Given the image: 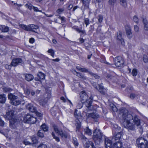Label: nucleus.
Masks as SVG:
<instances>
[{"mask_svg": "<svg viewBox=\"0 0 148 148\" xmlns=\"http://www.w3.org/2000/svg\"><path fill=\"white\" fill-rule=\"evenodd\" d=\"M52 135L54 139H55L56 141L57 142H59L60 141V139L58 137L55 136L53 132L52 133Z\"/></svg>", "mask_w": 148, "mask_h": 148, "instance_id": "37998d69", "label": "nucleus"}, {"mask_svg": "<svg viewBox=\"0 0 148 148\" xmlns=\"http://www.w3.org/2000/svg\"><path fill=\"white\" fill-rule=\"evenodd\" d=\"M37 148H47V146L44 144H40Z\"/></svg>", "mask_w": 148, "mask_h": 148, "instance_id": "49530a36", "label": "nucleus"}, {"mask_svg": "<svg viewBox=\"0 0 148 148\" xmlns=\"http://www.w3.org/2000/svg\"><path fill=\"white\" fill-rule=\"evenodd\" d=\"M122 144L121 142L119 141L116 142L114 143L112 147L113 148H121Z\"/></svg>", "mask_w": 148, "mask_h": 148, "instance_id": "aec40b11", "label": "nucleus"}, {"mask_svg": "<svg viewBox=\"0 0 148 148\" xmlns=\"http://www.w3.org/2000/svg\"><path fill=\"white\" fill-rule=\"evenodd\" d=\"M34 113H36V115H37V116L40 117V116H42V114L41 113L37 112L36 110V112H34Z\"/></svg>", "mask_w": 148, "mask_h": 148, "instance_id": "69168bd1", "label": "nucleus"}, {"mask_svg": "<svg viewBox=\"0 0 148 148\" xmlns=\"http://www.w3.org/2000/svg\"><path fill=\"white\" fill-rule=\"evenodd\" d=\"M26 108L30 111L34 112H36V109L32 104L29 103L26 106Z\"/></svg>", "mask_w": 148, "mask_h": 148, "instance_id": "2eb2a0df", "label": "nucleus"}, {"mask_svg": "<svg viewBox=\"0 0 148 148\" xmlns=\"http://www.w3.org/2000/svg\"><path fill=\"white\" fill-rule=\"evenodd\" d=\"M83 114H85L86 117L87 118H92L95 121H96L97 119L99 117V115L95 113H86L85 112H83Z\"/></svg>", "mask_w": 148, "mask_h": 148, "instance_id": "9b49d317", "label": "nucleus"}, {"mask_svg": "<svg viewBox=\"0 0 148 148\" xmlns=\"http://www.w3.org/2000/svg\"><path fill=\"white\" fill-rule=\"evenodd\" d=\"M11 65L6 64L5 65V68L7 69L10 70L11 69Z\"/></svg>", "mask_w": 148, "mask_h": 148, "instance_id": "680f3d73", "label": "nucleus"}, {"mask_svg": "<svg viewBox=\"0 0 148 148\" xmlns=\"http://www.w3.org/2000/svg\"><path fill=\"white\" fill-rule=\"evenodd\" d=\"M116 0H109L108 2V4L110 6H113L116 3Z\"/></svg>", "mask_w": 148, "mask_h": 148, "instance_id": "f704fd0d", "label": "nucleus"}, {"mask_svg": "<svg viewBox=\"0 0 148 148\" xmlns=\"http://www.w3.org/2000/svg\"><path fill=\"white\" fill-rule=\"evenodd\" d=\"M8 98L10 100V102L11 103L16 99L18 97L13 94L10 93H9L8 95Z\"/></svg>", "mask_w": 148, "mask_h": 148, "instance_id": "a211bd4d", "label": "nucleus"}, {"mask_svg": "<svg viewBox=\"0 0 148 148\" xmlns=\"http://www.w3.org/2000/svg\"><path fill=\"white\" fill-rule=\"evenodd\" d=\"M134 28L135 31L136 32H138L139 30L138 27L137 25H135L134 26Z\"/></svg>", "mask_w": 148, "mask_h": 148, "instance_id": "052dcab7", "label": "nucleus"}, {"mask_svg": "<svg viewBox=\"0 0 148 148\" xmlns=\"http://www.w3.org/2000/svg\"><path fill=\"white\" fill-rule=\"evenodd\" d=\"M64 9L63 8H59L56 10V12L59 14H61L63 11Z\"/></svg>", "mask_w": 148, "mask_h": 148, "instance_id": "8fccbe9b", "label": "nucleus"}, {"mask_svg": "<svg viewBox=\"0 0 148 148\" xmlns=\"http://www.w3.org/2000/svg\"><path fill=\"white\" fill-rule=\"evenodd\" d=\"M81 72H89L88 71V70L85 68H82L81 69Z\"/></svg>", "mask_w": 148, "mask_h": 148, "instance_id": "bf43d9fd", "label": "nucleus"}, {"mask_svg": "<svg viewBox=\"0 0 148 148\" xmlns=\"http://www.w3.org/2000/svg\"><path fill=\"white\" fill-rule=\"evenodd\" d=\"M30 25H29L28 26H27L25 27V30L26 31H31V27L30 26Z\"/></svg>", "mask_w": 148, "mask_h": 148, "instance_id": "6e6d98bb", "label": "nucleus"}, {"mask_svg": "<svg viewBox=\"0 0 148 148\" xmlns=\"http://www.w3.org/2000/svg\"><path fill=\"white\" fill-rule=\"evenodd\" d=\"M41 128L42 131L44 132L47 131L48 130V127L45 124H43L41 127Z\"/></svg>", "mask_w": 148, "mask_h": 148, "instance_id": "7c9ffc66", "label": "nucleus"}, {"mask_svg": "<svg viewBox=\"0 0 148 148\" xmlns=\"http://www.w3.org/2000/svg\"><path fill=\"white\" fill-rule=\"evenodd\" d=\"M137 73V70L135 69H134L132 71V75L134 76H135L136 75Z\"/></svg>", "mask_w": 148, "mask_h": 148, "instance_id": "de8ad7c7", "label": "nucleus"}, {"mask_svg": "<svg viewBox=\"0 0 148 148\" xmlns=\"http://www.w3.org/2000/svg\"><path fill=\"white\" fill-rule=\"evenodd\" d=\"M143 60L144 62L145 63L148 62V59L147 58V57L146 56H144L143 57Z\"/></svg>", "mask_w": 148, "mask_h": 148, "instance_id": "4d7b16f0", "label": "nucleus"}, {"mask_svg": "<svg viewBox=\"0 0 148 148\" xmlns=\"http://www.w3.org/2000/svg\"><path fill=\"white\" fill-rule=\"evenodd\" d=\"M122 34V32L119 31L118 33L117 36V39H118L119 40H121V41H122V38H121ZM123 40L122 39V40Z\"/></svg>", "mask_w": 148, "mask_h": 148, "instance_id": "e433bc0d", "label": "nucleus"}, {"mask_svg": "<svg viewBox=\"0 0 148 148\" xmlns=\"http://www.w3.org/2000/svg\"><path fill=\"white\" fill-rule=\"evenodd\" d=\"M23 121L25 123L33 124L35 123L36 119L31 115L27 114L24 117Z\"/></svg>", "mask_w": 148, "mask_h": 148, "instance_id": "0eeeda50", "label": "nucleus"}, {"mask_svg": "<svg viewBox=\"0 0 148 148\" xmlns=\"http://www.w3.org/2000/svg\"><path fill=\"white\" fill-rule=\"evenodd\" d=\"M84 22L86 27L88 25L90 24L89 19L87 18H85L84 19Z\"/></svg>", "mask_w": 148, "mask_h": 148, "instance_id": "c03bdc74", "label": "nucleus"}, {"mask_svg": "<svg viewBox=\"0 0 148 148\" xmlns=\"http://www.w3.org/2000/svg\"><path fill=\"white\" fill-rule=\"evenodd\" d=\"M30 26L31 27V31L33 32H35L34 29H36L38 27V26L33 24L30 25Z\"/></svg>", "mask_w": 148, "mask_h": 148, "instance_id": "c756f323", "label": "nucleus"}, {"mask_svg": "<svg viewBox=\"0 0 148 148\" xmlns=\"http://www.w3.org/2000/svg\"><path fill=\"white\" fill-rule=\"evenodd\" d=\"M0 30H1L2 32H6L9 30V27L5 25H1L0 26Z\"/></svg>", "mask_w": 148, "mask_h": 148, "instance_id": "4be33fe9", "label": "nucleus"}, {"mask_svg": "<svg viewBox=\"0 0 148 148\" xmlns=\"http://www.w3.org/2000/svg\"><path fill=\"white\" fill-rule=\"evenodd\" d=\"M80 101L82 103H84L86 107L89 109L91 110V107H92V103L93 101V97H90L89 99L85 92L83 91L80 93Z\"/></svg>", "mask_w": 148, "mask_h": 148, "instance_id": "f03ea898", "label": "nucleus"}, {"mask_svg": "<svg viewBox=\"0 0 148 148\" xmlns=\"http://www.w3.org/2000/svg\"><path fill=\"white\" fill-rule=\"evenodd\" d=\"M119 113L121 117L125 127L128 130L135 131L136 128L140 125V120L138 116H133L129 113L125 108L120 109Z\"/></svg>", "mask_w": 148, "mask_h": 148, "instance_id": "f257e3e1", "label": "nucleus"}, {"mask_svg": "<svg viewBox=\"0 0 148 148\" xmlns=\"http://www.w3.org/2000/svg\"><path fill=\"white\" fill-rule=\"evenodd\" d=\"M112 142L108 138H105V146L106 148H113L112 146Z\"/></svg>", "mask_w": 148, "mask_h": 148, "instance_id": "f8f14e48", "label": "nucleus"}, {"mask_svg": "<svg viewBox=\"0 0 148 148\" xmlns=\"http://www.w3.org/2000/svg\"><path fill=\"white\" fill-rule=\"evenodd\" d=\"M19 26L20 27L25 30L26 25L23 24H20L19 25Z\"/></svg>", "mask_w": 148, "mask_h": 148, "instance_id": "e2e57ef3", "label": "nucleus"}, {"mask_svg": "<svg viewBox=\"0 0 148 148\" xmlns=\"http://www.w3.org/2000/svg\"><path fill=\"white\" fill-rule=\"evenodd\" d=\"M30 91L28 88H25L24 89V92L27 95H29L30 93Z\"/></svg>", "mask_w": 148, "mask_h": 148, "instance_id": "5fc2aeb1", "label": "nucleus"}, {"mask_svg": "<svg viewBox=\"0 0 148 148\" xmlns=\"http://www.w3.org/2000/svg\"><path fill=\"white\" fill-rule=\"evenodd\" d=\"M73 142L74 144L76 146H78L79 143L77 142V140L76 138L75 137L73 138Z\"/></svg>", "mask_w": 148, "mask_h": 148, "instance_id": "a19ab883", "label": "nucleus"}, {"mask_svg": "<svg viewBox=\"0 0 148 148\" xmlns=\"http://www.w3.org/2000/svg\"><path fill=\"white\" fill-rule=\"evenodd\" d=\"M82 120L79 119H76L75 125L76 126L77 131L79 129L81 126V121Z\"/></svg>", "mask_w": 148, "mask_h": 148, "instance_id": "393cba45", "label": "nucleus"}, {"mask_svg": "<svg viewBox=\"0 0 148 148\" xmlns=\"http://www.w3.org/2000/svg\"><path fill=\"white\" fill-rule=\"evenodd\" d=\"M89 73L92 77H94L96 79L99 78L100 77L97 75L91 72H89Z\"/></svg>", "mask_w": 148, "mask_h": 148, "instance_id": "58836bf2", "label": "nucleus"}, {"mask_svg": "<svg viewBox=\"0 0 148 148\" xmlns=\"http://www.w3.org/2000/svg\"><path fill=\"white\" fill-rule=\"evenodd\" d=\"M121 127L116 125H114L113 126L112 131L114 136V139L115 140L120 139L122 135V132L120 131Z\"/></svg>", "mask_w": 148, "mask_h": 148, "instance_id": "39448f33", "label": "nucleus"}, {"mask_svg": "<svg viewBox=\"0 0 148 148\" xmlns=\"http://www.w3.org/2000/svg\"><path fill=\"white\" fill-rule=\"evenodd\" d=\"M102 84L103 83H101L99 85V91L102 94L105 95L107 92V90L102 86Z\"/></svg>", "mask_w": 148, "mask_h": 148, "instance_id": "4468645a", "label": "nucleus"}, {"mask_svg": "<svg viewBox=\"0 0 148 148\" xmlns=\"http://www.w3.org/2000/svg\"><path fill=\"white\" fill-rule=\"evenodd\" d=\"M47 99H45V100H41L40 101V105L42 106H44L47 102Z\"/></svg>", "mask_w": 148, "mask_h": 148, "instance_id": "79ce46f5", "label": "nucleus"}, {"mask_svg": "<svg viewBox=\"0 0 148 148\" xmlns=\"http://www.w3.org/2000/svg\"><path fill=\"white\" fill-rule=\"evenodd\" d=\"M84 146L85 148H95L93 143L91 141L86 142Z\"/></svg>", "mask_w": 148, "mask_h": 148, "instance_id": "ddd939ff", "label": "nucleus"}, {"mask_svg": "<svg viewBox=\"0 0 148 148\" xmlns=\"http://www.w3.org/2000/svg\"><path fill=\"white\" fill-rule=\"evenodd\" d=\"M114 62L115 65L118 67L123 66L124 63L123 58L120 56H118L114 58Z\"/></svg>", "mask_w": 148, "mask_h": 148, "instance_id": "6e6552de", "label": "nucleus"}, {"mask_svg": "<svg viewBox=\"0 0 148 148\" xmlns=\"http://www.w3.org/2000/svg\"><path fill=\"white\" fill-rule=\"evenodd\" d=\"M81 140L82 141L84 144H84L86 142L89 141L88 139L83 135H82L81 136Z\"/></svg>", "mask_w": 148, "mask_h": 148, "instance_id": "72a5a7b5", "label": "nucleus"}, {"mask_svg": "<svg viewBox=\"0 0 148 148\" xmlns=\"http://www.w3.org/2000/svg\"><path fill=\"white\" fill-rule=\"evenodd\" d=\"M138 96V94L137 93H132L130 94V98L132 99H133Z\"/></svg>", "mask_w": 148, "mask_h": 148, "instance_id": "ea45409f", "label": "nucleus"}, {"mask_svg": "<svg viewBox=\"0 0 148 148\" xmlns=\"http://www.w3.org/2000/svg\"><path fill=\"white\" fill-rule=\"evenodd\" d=\"M25 79L28 81L32 80L34 78L33 75L31 74H27L25 75Z\"/></svg>", "mask_w": 148, "mask_h": 148, "instance_id": "6ab92c4d", "label": "nucleus"}, {"mask_svg": "<svg viewBox=\"0 0 148 148\" xmlns=\"http://www.w3.org/2000/svg\"><path fill=\"white\" fill-rule=\"evenodd\" d=\"M84 131L86 134L89 136H90L92 134V131L88 127H86L84 129Z\"/></svg>", "mask_w": 148, "mask_h": 148, "instance_id": "bb28decb", "label": "nucleus"}, {"mask_svg": "<svg viewBox=\"0 0 148 148\" xmlns=\"http://www.w3.org/2000/svg\"><path fill=\"white\" fill-rule=\"evenodd\" d=\"M120 4L124 8L127 7L126 0H120Z\"/></svg>", "mask_w": 148, "mask_h": 148, "instance_id": "2f4dec72", "label": "nucleus"}, {"mask_svg": "<svg viewBox=\"0 0 148 148\" xmlns=\"http://www.w3.org/2000/svg\"><path fill=\"white\" fill-rule=\"evenodd\" d=\"M22 62L23 60L21 58H14L12 60L10 65L13 66H16Z\"/></svg>", "mask_w": 148, "mask_h": 148, "instance_id": "9d476101", "label": "nucleus"}, {"mask_svg": "<svg viewBox=\"0 0 148 148\" xmlns=\"http://www.w3.org/2000/svg\"><path fill=\"white\" fill-rule=\"evenodd\" d=\"M126 31L127 35L129 38L130 39L132 36L131 29L129 26H127L126 28Z\"/></svg>", "mask_w": 148, "mask_h": 148, "instance_id": "f3484780", "label": "nucleus"}, {"mask_svg": "<svg viewBox=\"0 0 148 148\" xmlns=\"http://www.w3.org/2000/svg\"><path fill=\"white\" fill-rule=\"evenodd\" d=\"M6 96L5 95H0V103H4L6 101Z\"/></svg>", "mask_w": 148, "mask_h": 148, "instance_id": "5701e85b", "label": "nucleus"}, {"mask_svg": "<svg viewBox=\"0 0 148 148\" xmlns=\"http://www.w3.org/2000/svg\"><path fill=\"white\" fill-rule=\"evenodd\" d=\"M72 28L76 31L78 32L79 33H81L80 35L81 36L83 34H86V32L84 30H82L81 29H80L78 28V27L76 26H74L72 27Z\"/></svg>", "mask_w": 148, "mask_h": 148, "instance_id": "dca6fc26", "label": "nucleus"}, {"mask_svg": "<svg viewBox=\"0 0 148 148\" xmlns=\"http://www.w3.org/2000/svg\"><path fill=\"white\" fill-rule=\"evenodd\" d=\"M110 107L113 111L116 112L117 111V109L115 106L113 105L112 106H111Z\"/></svg>", "mask_w": 148, "mask_h": 148, "instance_id": "09e8293b", "label": "nucleus"}, {"mask_svg": "<svg viewBox=\"0 0 148 148\" xmlns=\"http://www.w3.org/2000/svg\"><path fill=\"white\" fill-rule=\"evenodd\" d=\"M147 143V141L143 138H138L136 141L138 148H146Z\"/></svg>", "mask_w": 148, "mask_h": 148, "instance_id": "423d86ee", "label": "nucleus"}, {"mask_svg": "<svg viewBox=\"0 0 148 148\" xmlns=\"http://www.w3.org/2000/svg\"><path fill=\"white\" fill-rule=\"evenodd\" d=\"M21 100L18 99L17 98L15 100H14V101H13L11 103L13 105L16 106L20 104L21 103Z\"/></svg>", "mask_w": 148, "mask_h": 148, "instance_id": "b1692460", "label": "nucleus"}, {"mask_svg": "<svg viewBox=\"0 0 148 148\" xmlns=\"http://www.w3.org/2000/svg\"><path fill=\"white\" fill-rule=\"evenodd\" d=\"M37 135L39 137L43 138L44 137V134L42 130H39L37 133Z\"/></svg>", "mask_w": 148, "mask_h": 148, "instance_id": "c9c22d12", "label": "nucleus"}, {"mask_svg": "<svg viewBox=\"0 0 148 148\" xmlns=\"http://www.w3.org/2000/svg\"><path fill=\"white\" fill-rule=\"evenodd\" d=\"M73 73L74 74H77V76L80 78H82L84 79H86V77L84 76L81 73L77 72L75 71H74Z\"/></svg>", "mask_w": 148, "mask_h": 148, "instance_id": "a878e982", "label": "nucleus"}, {"mask_svg": "<svg viewBox=\"0 0 148 148\" xmlns=\"http://www.w3.org/2000/svg\"><path fill=\"white\" fill-rule=\"evenodd\" d=\"M75 116L77 119H79L82 120L81 117L82 116L81 113L79 112H77V110H76L74 113Z\"/></svg>", "mask_w": 148, "mask_h": 148, "instance_id": "412c9836", "label": "nucleus"}, {"mask_svg": "<svg viewBox=\"0 0 148 148\" xmlns=\"http://www.w3.org/2000/svg\"><path fill=\"white\" fill-rule=\"evenodd\" d=\"M51 97V93L50 91H49V92H46L45 95L44 97L45 99H47V100L49 99Z\"/></svg>", "mask_w": 148, "mask_h": 148, "instance_id": "473e14b6", "label": "nucleus"}, {"mask_svg": "<svg viewBox=\"0 0 148 148\" xmlns=\"http://www.w3.org/2000/svg\"><path fill=\"white\" fill-rule=\"evenodd\" d=\"M4 125V122L2 121L0 117V126H3Z\"/></svg>", "mask_w": 148, "mask_h": 148, "instance_id": "338daca9", "label": "nucleus"}, {"mask_svg": "<svg viewBox=\"0 0 148 148\" xmlns=\"http://www.w3.org/2000/svg\"><path fill=\"white\" fill-rule=\"evenodd\" d=\"M37 76L40 79H45V74L41 72H39L37 74Z\"/></svg>", "mask_w": 148, "mask_h": 148, "instance_id": "cd10ccee", "label": "nucleus"}, {"mask_svg": "<svg viewBox=\"0 0 148 148\" xmlns=\"http://www.w3.org/2000/svg\"><path fill=\"white\" fill-rule=\"evenodd\" d=\"M23 143L25 145H28L30 144V143L27 140H24L23 141Z\"/></svg>", "mask_w": 148, "mask_h": 148, "instance_id": "774afa93", "label": "nucleus"}, {"mask_svg": "<svg viewBox=\"0 0 148 148\" xmlns=\"http://www.w3.org/2000/svg\"><path fill=\"white\" fill-rule=\"evenodd\" d=\"M53 126L55 131L61 137H64L65 138H67L68 134L65 131L64 132L62 130H59L57 126L55 125H53Z\"/></svg>", "mask_w": 148, "mask_h": 148, "instance_id": "1a4fd4ad", "label": "nucleus"}, {"mask_svg": "<svg viewBox=\"0 0 148 148\" xmlns=\"http://www.w3.org/2000/svg\"><path fill=\"white\" fill-rule=\"evenodd\" d=\"M31 139L33 144H36L37 143V140L36 137H32L31 138Z\"/></svg>", "mask_w": 148, "mask_h": 148, "instance_id": "864d4df0", "label": "nucleus"}, {"mask_svg": "<svg viewBox=\"0 0 148 148\" xmlns=\"http://www.w3.org/2000/svg\"><path fill=\"white\" fill-rule=\"evenodd\" d=\"M14 111L12 110L6 113V115L5 116V118L7 119L10 120V126L12 128L15 127L14 123L15 121V116L14 114Z\"/></svg>", "mask_w": 148, "mask_h": 148, "instance_id": "20e7f679", "label": "nucleus"}, {"mask_svg": "<svg viewBox=\"0 0 148 148\" xmlns=\"http://www.w3.org/2000/svg\"><path fill=\"white\" fill-rule=\"evenodd\" d=\"M29 41L30 43L32 44L34 42V39L33 38H32L29 39Z\"/></svg>", "mask_w": 148, "mask_h": 148, "instance_id": "0e129e2a", "label": "nucleus"}, {"mask_svg": "<svg viewBox=\"0 0 148 148\" xmlns=\"http://www.w3.org/2000/svg\"><path fill=\"white\" fill-rule=\"evenodd\" d=\"M84 103H82L81 101H79L77 105V107L79 109H80L82 107L83 104Z\"/></svg>", "mask_w": 148, "mask_h": 148, "instance_id": "a18cd8bd", "label": "nucleus"}, {"mask_svg": "<svg viewBox=\"0 0 148 148\" xmlns=\"http://www.w3.org/2000/svg\"><path fill=\"white\" fill-rule=\"evenodd\" d=\"M143 22L144 24V29L145 30H148V23L146 19H144Z\"/></svg>", "mask_w": 148, "mask_h": 148, "instance_id": "c85d7f7f", "label": "nucleus"}, {"mask_svg": "<svg viewBox=\"0 0 148 148\" xmlns=\"http://www.w3.org/2000/svg\"><path fill=\"white\" fill-rule=\"evenodd\" d=\"M103 133L100 130L96 129L93 132V138L95 143L97 145L99 144L102 139Z\"/></svg>", "mask_w": 148, "mask_h": 148, "instance_id": "7ed1b4c3", "label": "nucleus"}, {"mask_svg": "<svg viewBox=\"0 0 148 148\" xmlns=\"http://www.w3.org/2000/svg\"><path fill=\"white\" fill-rule=\"evenodd\" d=\"M25 6L30 10H31L32 8V5L31 4H27L25 5Z\"/></svg>", "mask_w": 148, "mask_h": 148, "instance_id": "603ef678", "label": "nucleus"}, {"mask_svg": "<svg viewBox=\"0 0 148 148\" xmlns=\"http://www.w3.org/2000/svg\"><path fill=\"white\" fill-rule=\"evenodd\" d=\"M103 19V16L101 15H99L98 16V20L99 22L100 23L102 22V21Z\"/></svg>", "mask_w": 148, "mask_h": 148, "instance_id": "3c124183", "label": "nucleus"}, {"mask_svg": "<svg viewBox=\"0 0 148 148\" xmlns=\"http://www.w3.org/2000/svg\"><path fill=\"white\" fill-rule=\"evenodd\" d=\"M47 52L50 53L51 55L53 57L54 56L55 52L53 49H49L48 51Z\"/></svg>", "mask_w": 148, "mask_h": 148, "instance_id": "4c0bfd02", "label": "nucleus"}, {"mask_svg": "<svg viewBox=\"0 0 148 148\" xmlns=\"http://www.w3.org/2000/svg\"><path fill=\"white\" fill-rule=\"evenodd\" d=\"M133 20L135 22L137 23L138 21V18L136 16H135L133 17Z\"/></svg>", "mask_w": 148, "mask_h": 148, "instance_id": "13d9d810", "label": "nucleus"}]
</instances>
